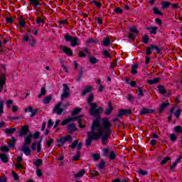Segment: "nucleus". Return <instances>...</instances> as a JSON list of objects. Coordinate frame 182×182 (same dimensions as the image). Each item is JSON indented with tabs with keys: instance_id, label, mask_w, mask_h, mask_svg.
Wrapping results in <instances>:
<instances>
[{
	"instance_id": "9",
	"label": "nucleus",
	"mask_w": 182,
	"mask_h": 182,
	"mask_svg": "<svg viewBox=\"0 0 182 182\" xmlns=\"http://www.w3.org/2000/svg\"><path fill=\"white\" fill-rule=\"evenodd\" d=\"M132 114V109H121L118 111V118L122 119V115L129 117Z\"/></svg>"
},
{
	"instance_id": "10",
	"label": "nucleus",
	"mask_w": 182,
	"mask_h": 182,
	"mask_svg": "<svg viewBox=\"0 0 182 182\" xmlns=\"http://www.w3.org/2000/svg\"><path fill=\"white\" fill-rule=\"evenodd\" d=\"M153 113H155L154 109H151L150 108H142V109L139 110V115L141 116H146L147 114H151Z\"/></svg>"
},
{
	"instance_id": "45",
	"label": "nucleus",
	"mask_w": 182,
	"mask_h": 182,
	"mask_svg": "<svg viewBox=\"0 0 182 182\" xmlns=\"http://www.w3.org/2000/svg\"><path fill=\"white\" fill-rule=\"evenodd\" d=\"M149 40V36L147 35L142 36V43H144V44H148Z\"/></svg>"
},
{
	"instance_id": "39",
	"label": "nucleus",
	"mask_w": 182,
	"mask_h": 182,
	"mask_svg": "<svg viewBox=\"0 0 182 182\" xmlns=\"http://www.w3.org/2000/svg\"><path fill=\"white\" fill-rule=\"evenodd\" d=\"M172 115L175 116L176 119L179 118V116H181V109H178L176 111H175L174 113H172Z\"/></svg>"
},
{
	"instance_id": "60",
	"label": "nucleus",
	"mask_w": 182,
	"mask_h": 182,
	"mask_svg": "<svg viewBox=\"0 0 182 182\" xmlns=\"http://www.w3.org/2000/svg\"><path fill=\"white\" fill-rule=\"evenodd\" d=\"M105 166V162L104 161H101L100 164H98V168H100V169L101 170L104 169Z\"/></svg>"
},
{
	"instance_id": "52",
	"label": "nucleus",
	"mask_w": 182,
	"mask_h": 182,
	"mask_svg": "<svg viewBox=\"0 0 182 182\" xmlns=\"http://www.w3.org/2000/svg\"><path fill=\"white\" fill-rule=\"evenodd\" d=\"M50 100H52V97H46V98H44V100L43 101V103H44V105H48Z\"/></svg>"
},
{
	"instance_id": "12",
	"label": "nucleus",
	"mask_w": 182,
	"mask_h": 182,
	"mask_svg": "<svg viewBox=\"0 0 182 182\" xmlns=\"http://www.w3.org/2000/svg\"><path fill=\"white\" fill-rule=\"evenodd\" d=\"M60 49L65 54V55L68 57H71L73 55V52L72 51V49L66 47V46H61L60 47Z\"/></svg>"
},
{
	"instance_id": "31",
	"label": "nucleus",
	"mask_w": 182,
	"mask_h": 182,
	"mask_svg": "<svg viewBox=\"0 0 182 182\" xmlns=\"http://www.w3.org/2000/svg\"><path fill=\"white\" fill-rule=\"evenodd\" d=\"M110 46V38H104L102 40V46L104 47H109Z\"/></svg>"
},
{
	"instance_id": "19",
	"label": "nucleus",
	"mask_w": 182,
	"mask_h": 182,
	"mask_svg": "<svg viewBox=\"0 0 182 182\" xmlns=\"http://www.w3.org/2000/svg\"><path fill=\"white\" fill-rule=\"evenodd\" d=\"M28 5L33 6L35 9H39L41 6V4L39 3V0H28Z\"/></svg>"
},
{
	"instance_id": "21",
	"label": "nucleus",
	"mask_w": 182,
	"mask_h": 182,
	"mask_svg": "<svg viewBox=\"0 0 182 182\" xmlns=\"http://www.w3.org/2000/svg\"><path fill=\"white\" fill-rule=\"evenodd\" d=\"M93 90V87L90 85H87L84 90L81 92V96H85V95L90 93L92 90Z\"/></svg>"
},
{
	"instance_id": "35",
	"label": "nucleus",
	"mask_w": 182,
	"mask_h": 182,
	"mask_svg": "<svg viewBox=\"0 0 182 182\" xmlns=\"http://www.w3.org/2000/svg\"><path fill=\"white\" fill-rule=\"evenodd\" d=\"M90 158L93 159V161H98V160H100V154H93L90 155Z\"/></svg>"
},
{
	"instance_id": "54",
	"label": "nucleus",
	"mask_w": 182,
	"mask_h": 182,
	"mask_svg": "<svg viewBox=\"0 0 182 182\" xmlns=\"http://www.w3.org/2000/svg\"><path fill=\"white\" fill-rule=\"evenodd\" d=\"M102 55H104V57L108 58H112L109 51H107L106 50H104V51H102Z\"/></svg>"
},
{
	"instance_id": "42",
	"label": "nucleus",
	"mask_w": 182,
	"mask_h": 182,
	"mask_svg": "<svg viewBox=\"0 0 182 182\" xmlns=\"http://www.w3.org/2000/svg\"><path fill=\"white\" fill-rule=\"evenodd\" d=\"M173 130L176 134H181L182 133V127L181 126H176L173 127Z\"/></svg>"
},
{
	"instance_id": "15",
	"label": "nucleus",
	"mask_w": 182,
	"mask_h": 182,
	"mask_svg": "<svg viewBox=\"0 0 182 182\" xmlns=\"http://www.w3.org/2000/svg\"><path fill=\"white\" fill-rule=\"evenodd\" d=\"M112 112H113V106L112 105V102H109L107 103V108H105V110L104 111V115L109 116L112 114Z\"/></svg>"
},
{
	"instance_id": "4",
	"label": "nucleus",
	"mask_w": 182,
	"mask_h": 182,
	"mask_svg": "<svg viewBox=\"0 0 182 182\" xmlns=\"http://www.w3.org/2000/svg\"><path fill=\"white\" fill-rule=\"evenodd\" d=\"M64 40L67 43L70 42V46L72 47L80 46V39H77V38L73 37L70 35H68V34L64 35Z\"/></svg>"
},
{
	"instance_id": "33",
	"label": "nucleus",
	"mask_w": 182,
	"mask_h": 182,
	"mask_svg": "<svg viewBox=\"0 0 182 182\" xmlns=\"http://www.w3.org/2000/svg\"><path fill=\"white\" fill-rule=\"evenodd\" d=\"M16 144V139L15 137H11V140L10 141V143H9V147L10 149H14L15 148V144Z\"/></svg>"
},
{
	"instance_id": "49",
	"label": "nucleus",
	"mask_w": 182,
	"mask_h": 182,
	"mask_svg": "<svg viewBox=\"0 0 182 182\" xmlns=\"http://www.w3.org/2000/svg\"><path fill=\"white\" fill-rule=\"evenodd\" d=\"M168 161H170V157L166 156L163 161H161V166H164Z\"/></svg>"
},
{
	"instance_id": "23",
	"label": "nucleus",
	"mask_w": 182,
	"mask_h": 182,
	"mask_svg": "<svg viewBox=\"0 0 182 182\" xmlns=\"http://www.w3.org/2000/svg\"><path fill=\"white\" fill-rule=\"evenodd\" d=\"M157 29H158V27L156 26H150L146 28V30L150 31V35H156Z\"/></svg>"
},
{
	"instance_id": "43",
	"label": "nucleus",
	"mask_w": 182,
	"mask_h": 182,
	"mask_svg": "<svg viewBox=\"0 0 182 182\" xmlns=\"http://www.w3.org/2000/svg\"><path fill=\"white\" fill-rule=\"evenodd\" d=\"M80 161V151H76V155L72 158V161Z\"/></svg>"
},
{
	"instance_id": "36",
	"label": "nucleus",
	"mask_w": 182,
	"mask_h": 182,
	"mask_svg": "<svg viewBox=\"0 0 182 182\" xmlns=\"http://www.w3.org/2000/svg\"><path fill=\"white\" fill-rule=\"evenodd\" d=\"M169 137H170V141H172L173 143L176 141V139H178V136H176L175 133L170 134Z\"/></svg>"
},
{
	"instance_id": "63",
	"label": "nucleus",
	"mask_w": 182,
	"mask_h": 182,
	"mask_svg": "<svg viewBox=\"0 0 182 182\" xmlns=\"http://www.w3.org/2000/svg\"><path fill=\"white\" fill-rule=\"evenodd\" d=\"M0 182H7V176H0Z\"/></svg>"
},
{
	"instance_id": "47",
	"label": "nucleus",
	"mask_w": 182,
	"mask_h": 182,
	"mask_svg": "<svg viewBox=\"0 0 182 182\" xmlns=\"http://www.w3.org/2000/svg\"><path fill=\"white\" fill-rule=\"evenodd\" d=\"M79 144H80V142L77 141V140H75L73 141V142H72V145H70V149H75L76 146Z\"/></svg>"
},
{
	"instance_id": "16",
	"label": "nucleus",
	"mask_w": 182,
	"mask_h": 182,
	"mask_svg": "<svg viewBox=\"0 0 182 182\" xmlns=\"http://www.w3.org/2000/svg\"><path fill=\"white\" fill-rule=\"evenodd\" d=\"M24 112H28V113H31L30 117H33L36 116V113H38V109H33V107H28V108H26L24 109Z\"/></svg>"
},
{
	"instance_id": "59",
	"label": "nucleus",
	"mask_w": 182,
	"mask_h": 182,
	"mask_svg": "<svg viewBox=\"0 0 182 182\" xmlns=\"http://www.w3.org/2000/svg\"><path fill=\"white\" fill-rule=\"evenodd\" d=\"M127 38H129V40L134 41V39H136V36H134L132 33H129V35L127 36Z\"/></svg>"
},
{
	"instance_id": "50",
	"label": "nucleus",
	"mask_w": 182,
	"mask_h": 182,
	"mask_svg": "<svg viewBox=\"0 0 182 182\" xmlns=\"http://www.w3.org/2000/svg\"><path fill=\"white\" fill-rule=\"evenodd\" d=\"M19 26L21 28H25L26 27V21H24V19H19L18 21Z\"/></svg>"
},
{
	"instance_id": "37",
	"label": "nucleus",
	"mask_w": 182,
	"mask_h": 182,
	"mask_svg": "<svg viewBox=\"0 0 182 182\" xmlns=\"http://www.w3.org/2000/svg\"><path fill=\"white\" fill-rule=\"evenodd\" d=\"M152 11H154V14L155 15L163 16V12H161L159 9H158V7H154V9H152Z\"/></svg>"
},
{
	"instance_id": "20",
	"label": "nucleus",
	"mask_w": 182,
	"mask_h": 182,
	"mask_svg": "<svg viewBox=\"0 0 182 182\" xmlns=\"http://www.w3.org/2000/svg\"><path fill=\"white\" fill-rule=\"evenodd\" d=\"M6 75L3 73H0V90H2L4 87V85H6Z\"/></svg>"
},
{
	"instance_id": "5",
	"label": "nucleus",
	"mask_w": 182,
	"mask_h": 182,
	"mask_svg": "<svg viewBox=\"0 0 182 182\" xmlns=\"http://www.w3.org/2000/svg\"><path fill=\"white\" fill-rule=\"evenodd\" d=\"M23 42H28V46L31 48H35L36 46V39L33 36H31L30 33L23 36Z\"/></svg>"
},
{
	"instance_id": "17",
	"label": "nucleus",
	"mask_w": 182,
	"mask_h": 182,
	"mask_svg": "<svg viewBox=\"0 0 182 182\" xmlns=\"http://www.w3.org/2000/svg\"><path fill=\"white\" fill-rule=\"evenodd\" d=\"M28 125H24V127H23V128H21V129L19 130V136H26L27 133H28Z\"/></svg>"
},
{
	"instance_id": "7",
	"label": "nucleus",
	"mask_w": 182,
	"mask_h": 182,
	"mask_svg": "<svg viewBox=\"0 0 182 182\" xmlns=\"http://www.w3.org/2000/svg\"><path fill=\"white\" fill-rule=\"evenodd\" d=\"M70 140H72V136H70V135H68L67 136L60 137V139H58L56 141V142L58 143L56 146L58 148L62 147L63 146H64L65 142L70 141Z\"/></svg>"
},
{
	"instance_id": "27",
	"label": "nucleus",
	"mask_w": 182,
	"mask_h": 182,
	"mask_svg": "<svg viewBox=\"0 0 182 182\" xmlns=\"http://www.w3.org/2000/svg\"><path fill=\"white\" fill-rule=\"evenodd\" d=\"M171 4L170 2L167 1H164L162 3H161V9H168V6H170Z\"/></svg>"
},
{
	"instance_id": "34",
	"label": "nucleus",
	"mask_w": 182,
	"mask_h": 182,
	"mask_svg": "<svg viewBox=\"0 0 182 182\" xmlns=\"http://www.w3.org/2000/svg\"><path fill=\"white\" fill-rule=\"evenodd\" d=\"M16 131V128H6V129H4V133L7 134H11L15 133Z\"/></svg>"
},
{
	"instance_id": "56",
	"label": "nucleus",
	"mask_w": 182,
	"mask_h": 182,
	"mask_svg": "<svg viewBox=\"0 0 182 182\" xmlns=\"http://www.w3.org/2000/svg\"><path fill=\"white\" fill-rule=\"evenodd\" d=\"M9 148H10V146H1V151L2 152H4V153H8L9 152Z\"/></svg>"
},
{
	"instance_id": "26",
	"label": "nucleus",
	"mask_w": 182,
	"mask_h": 182,
	"mask_svg": "<svg viewBox=\"0 0 182 182\" xmlns=\"http://www.w3.org/2000/svg\"><path fill=\"white\" fill-rule=\"evenodd\" d=\"M0 159L3 164L9 163V159L7 158V155L6 154H0Z\"/></svg>"
},
{
	"instance_id": "46",
	"label": "nucleus",
	"mask_w": 182,
	"mask_h": 182,
	"mask_svg": "<svg viewBox=\"0 0 182 182\" xmlns=\"http://www.w3.org/2000/svg\"><path fill=\"white\" fill-rule=\"evenodd\" d=\"M98 61L99 60L96 59L95 57H90V58H89V62H90L92 65L96 64Z\"/></svg>"
},
{
	"instance_id": "61",
	"label": "nucleus",
	"mask_w": 182,
	"mask_h": 182,
	"mask_svg": "<svg viewBox=\"0 0 182 182\" xmlns=\"http://www.w3.org/2000/svg\"><path fill=\"white\" fill-rule=\"evenodd\" d=\"M137 93H138V96H139V97H142L144 96V93L142 92V89H141V87H138V92H137Z\"/></svg>"
},
{
	"instance_id": "29",
	"label": "nucleus",
	"mask_w": 182,
	"mask_h": 182,
	"mask_svg": "<svg viewBox=\"0 0 182 182\" xmlns=\"http://www.w3.org/2000/svg\"><path fill=\"white\" fill-rule=\"evenodd\" d=\"M161 80V77H156L154 78V80H147V83L150 85H156Z\"/></svg>"
},
{
	"instance_id": "25",
	"label": "nucleus",
	"mask_w": 182,
	"mask_h": 182,
	"mask_svg": "<svg viewBox=\"0 0 182 182\" xmlns=\"http://www.w3.org/2000/svg\"><path fill=\"white\" fill-rule=\"evenodd\" d=\"M68 134H72L73 132L76 131V126L75 124H68Z\"/></svg>"
},
{
	"instance_id": "14",
	"label": "nucleus",
	"mask_w": 182,
	"mask_h": 182,
	"mask_svg": "<svg viewBox=\"0 0 182 182\" xmlns=\"http://www.w3.org/2000/svg\"><path fill=\"white\" fill-rule=\"evenodd\" d=\"M181 159H182V154H179V156H178V158H176V159L175 160V162H173V164H172V166H170L169 170L170 171H173L175 170V168H176V166L181 162Z\"/></svg>"
},
{
	"instance_id": "6",
	"label": "nucleus",
	"mask_w": 182,
	"mask_h": 182,
	"mask_svg": "<svg viewBox=\"0 0 182 182\" xmlns=\"http://www.w3.org/2000/svg\"><path fill=\"white\" fill-rule=\"evenodd\" d=\"M102 156L109 157V159L110 160H114V159H117V154H114V151H109L108 149H102Z\"/></svg>"
},
{
	"instance_id": "64",
	"label": "nucleus",
	"mask_w": 182,
	"mask_h": 182,
	"mask_svg": "<svg viewBox=\"0 0 182 182\" xmlns=\"http://www.w3.org/2000/svg\"><path fill=\"white\" fill-rule=\"evenodd\" d=\"M115 14H122V9L120 7L115 9Z\"/></svg>"
},
{
	"instance_id": "58",
	"label": "nucleus",
	"mask_w": 182,
	"mask_h": 182,
	"mask_svg": "<svg viewBox=\"0 0 182 182\" xmlns=\"http://www.w3.org/2000/svg\"><path fill=\"white\" fill-rule=\"evenodd\" d=\"M41 164H43V159H36V161H35V166L39 167Z\"/></svg>"
},
{
	"instance_id": "55",
	"label": "nucleus",
	"mask_w": 182,
	"mask_h": 182,
	"mask_svg": "<svg viewBox=\"0 0 182 182\" xmlns=\"http://www.w3.org/2000/svg\"><path fill=\"white\" fill-rule=\"evenodd\" d=\"M28 136H31V138L36 140V139H39V132H36L33 133V135L30 134Z\"/></svg>"
},
{
	"instance_id": "32",
	"label": "nucleus",
	"mask_w": 182,
	"mask_h": 182,
	"mask_svg": "<svg viewBox=\"0 0 182 182\" xmlns=\"http://www.w3.org/2000/svg\"><path fill=\"white\" fill-rule=\"evenodd\" d=\"M136 69H138V64L132 65V70H130V73L132 75H136L138 73Z\"/></svg>"
},
{
	"instance_id": "28",
	"label": "nucleus",
	"mask_w": 182,
	"mask_h": 182,
	"mask_svg": "<svg viewBox=\"0 0 182 182\" xmlns=\"http://www.w3.org/2000/svg\"><path fill=\"white\" fill-rule=\"evenodd\" d=\"M84 174H85V170L82 169L81 171H80V172L76 173L74 175L75 178H82V176H84Z\"/></svg>"
},
{
	"instance_id": "53",
	"label": "nucleus",
	"mask_w": 182,
	"mask_h": 182,
	"mask_svg": "<svg viewBox=\"0 0 182 182\" xmlns=\"http://www.w3.org/2000/svg\"><path fill=\"white\" fill-rule=\"evenodd\" d=\"M91 3L95 4V6H97L100 9H101V7L102 6V4H101V3L100 1H97L95 0L92 1Z\"/></svg>"
},
{
	"instance_id": "44",
	"label": "nucleus",
	"mask_w": 182,
	"mask_h": 182,
	"mask_svg": "<svg viewBox=\"0 0 182 182\" xmlns=\"http://www.w3.org/2000/svg\"><path fill=\"white\" fill-rule=\"evenodd\" d=\"M81 112V108L80 107H76L72 111V115L75 116L77 114H80Z\"/></svg>"
},
{
	"instance_id": "40",
	"label": "nucleus",
	"mask_w": 182,
	"mask_h": 182,
	"mask_svg": "<svg viewBox=\"0 0 182 182\" xmlns=\"http://www.w3.org/2000/svg\"><path fill=\"white\" fill-rule=\"evenodd\" d=\"M54 140L52 138H49L47 141H46V145L47 146V148H50V146H52V144H53Z\"/></svg>"
},
{
	"instance_id": "18",
	"label": "nucleus",
	"mask_w": 182,
	"mask_h": 182,
	"mask_svg": "<svg viewBox=\"0 0 182 182\" xmlns=\"http://www.w3.org/2000/svg\"><path fill=\"white\" fill-rule=\"evenodd\" d=\"M168 102H163L159 105V108L158 109V113L161 114L168 107Z\"/></svg>"
},
{
	"instance_id": "41",
	"label": "nucleus",
	"mask_w": 182,
	"mask_h": 182,
	"mask_svg": "<svg viewBox=\"0 0 182 182\" xmlns=\"http://www.w3.org/2000/svg\"><path fill=\"white\" fill-rule=\"evenodd\" d=\"M130 32L135 33L136 35L139 34V31L138 30H136V26H132V27H130L129 28Z\"/></svg>"
},
{
	"instance_id": "51",
	"label": "nucleus",
	"mask_w": 182,
	"mask_h": 182,
	"mask_svg": "<svg viewBox=\"0 0 182 182\" xmlns=\"http://www.w3.org/2000/svg\"><path fill=\"white\" fill-rule=\"evenodd\" d=\"M93 94H90L89 98H87V103L89 104V106H90V104H93L92 103L93 102Z\"/></svg>"
},
{
	"instance_id": "8",
	"label": "nucleus",
	"mask_w": 182,
	"mask_h": 182,
	"mask_svg": "<svg viewBox=\"0 0 182 182\" xmlns=\"http://www.w3.org/2000/svg\"><path fill=\"white\" fill-rule=\"evenodd\" d=\"M153 50H156V54H161V50L159 49V48H158V46L150 44V46L147 47L146 49V55H147V56L151 55V51Z\"/></svg>"
},
{
	"instance_id": "62",
	"label": "nucleus",
	"mask_w": 182,
	"mask_h": 182,
	"mask_svg": "<svg viewBox=\"0 0 182 182\" xmlns=\"http://www.w3.org/2000/svg\"><path fill=\"white\" fill-rule=\"evenodd\" d=\"M74 121H70V120H63V122H61V126L64 127L67 124H68V123H70V122H73Z\"/></svg>"
},
{
	"instance_id": "3",
	"label": "nucleus",
	"mask_w": 182,
	"mask_h": 182,
	"mask_svg": "<svg viewBox=\"0 0 182 182\" xmlns=\"http://www.w3.org/2000/svg\"><path fill=\"white\" fill-rule=\"evenodd\" d=\"M68 107V102L65 104L58 102V104L55 105V108H53V113H56L57 115H61Z\"/></svg>"
},
{
	"instance_id": "22",
	"label": "nucleus",
	"mask_w": 182,
	"mask_h": 182,
	"mask_svg": "<svg viewBox=\"0 0 182 182\" xmlns=\"http://www.w3.org/2000/svg\"><path fill=\"white\" fill-rule=\"evenodd\" d=\"M85 69L83 67H80V71L78 73V77H76V81L80 82L82 79V75H84Z\"/></svg>"
},
{
	"instance_id": "13",
	"label": "nucleus",
	"mask_w": 182,
	"mask_h": 182,
	"mask_svg": "<svg viewBox=\"0 0 182 182\" xmlns=\"http://www.w3.org/2000/svg\"><path fill=\"white\" fill-rule=\"evenodd\" d=\"M41 142H42V139H39L38 141V144H35V143L31 144V151H36L38 153L41 152Z\"/></svg>"
},
{
	"instance_id": "1",
	"label": "nucleus",
	"mask_w": 182,
	"mask_h": 182,
	"mask_svg": "<svg viewBox=\"0 0 182 182\" xmlns=\"http://www.w3.org/2000/svg\"><path fill=\"white\" fill-rule=\"evenodd\" d=\"M90 106L89 113L95 118L92 121L90 132H87L85 145H90L92 141H99L100 139H101L102 145L107 144L112 134V129H110L112 123L107 118H101L102 107H98L96 103H90Z\"/></svg>"
},
{
	"instance_id": "24",
	"label": "nucleus",
	"mask_w": 182,
	"mask_h": 182,
	"mask_svg": "<svg viewBox=\"0 0 182 182\" xmlns=\"http://www.w3.org/2000/svg\"><path fill=\"white\" fill-rule=\"evenodd\" d=\"M157 88L158 92L161 95H164L167 92V90H166V87H164V85H158Z\"/></svg>"
},
{
	"instance_id": "2",
	"label": "nucleus",
	"mask_w": 182,
	"mask_h": 182,
	"mask_svg": "<svg viewBox=\"0 0 182 182\" xmlns=\"http://www.w3.org/2000/svg\"><path fill=\"white\" fill-rule=\"evenodd\" d=\"M30 144H31V135H28L24 138V144H23V146H21V152L24 153L26 156H29L31 154V151L28 146Z\"/></svg>"
},
{
	"instance_id": "30",
	"label": "nucleus",
	"mask_w": 182,
	"mask_h": 182,
	"mask_svg": "<svg viewBox=\"0 0 182 182\" xmlns=\"http://www.w3.org/2000/svg\"><path fill=\"white\" fill-rule=\"evenodd\" d=\"M64 120L73 121V122L77 121V122H78V124H82V120H81V118H80V117H70V118H67Z\"/></svg>"
},
{
	"instance_id": "57",
	"label": "nucleus",
	"mask_w": 182,
	"mask_h": 182,
	"mask_svg": "<svg viewBox=\"0 0 182 182\" xmlns=\"http://www.w3.org/2000/svg\"><path fill=\"white\" fill-rule=\"evenodd\" d=\"M44 95H46V87H42L41 94L38 95V98L43 97Z\"/></svg>"
},
{
	"instance_id": "38",
	"label": "nucleus",
	"mask_w": 182,
	"mask_h": 182,
	"mask_svg": "<svg viewBox=\"0 0 182 182\" xmlns=\"http://www.w3.org/2000/svg\"><path fill=\"white\" fill-rule=\"evenodd\" d=\"M35 21L36 22V26L38 27L41 26V23L44 24V19L41 18V17H38Z\"/></svg>"
},
{
	"instance_id": "11",
	"label": "nucleus",
	"mask_w": 182,
	"mask_h": 182,
	"mask_svg": "<svg viewBox=\"0 0 182 182\" xmlns=\"http://www.w3.org/2000/svg\"><path fill=\"white\" fill-rule=\"evenodd\" d=\"M63 94L61 95V99H66L68 96H70V93L68 92L69 88L67 84H63Z\"/></svg>"
},
{
	"instance_id": "48",
	"label": "nucleus",
	"mask_w": 182,
	"mask_h": 182,
	"mask_svg": "<svg viewBox=\"0 0 182 182\" xmlns=\"http://www.w3.org/2000/svg\"><path fill=\"white\" fill-rule=\"evenodd\" d=\"M11 176H13V179H14L16 181H19V176L14 171H11Z\"/></svg>"
}]
</instances>
